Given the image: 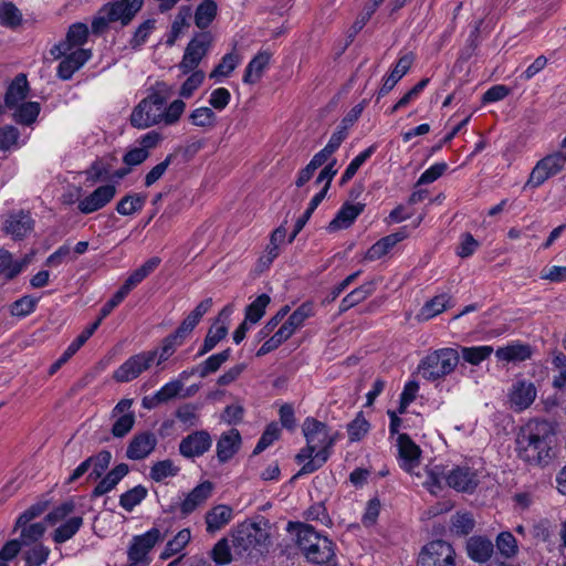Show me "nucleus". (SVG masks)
I'll return each instance as SVG.
<instances>
[{"label":"nucleus","instance_id":"obj_1","mask_svg":"<svg viewBox=\"0 0 566 566\" xmlns=\"http://www.w3.org/2000/svg\"><path fill=\"white\" fill-rule=\"evenodd\" d=\"M555 423L545 419H531L516 438L517 457L530 465H546L553 459Z\"/></svg>","mask_w":566,"mask_h":566},{"label":"nucleus","instance_id":"obj_2","mask_svg":"<svg viewBox=\"0 0 566 566\" xmlns=\"http://www.w3.org/2000/svg\"><path fill=\"white\" fill-rule=\"evenodd\" d=\"M302 431L306 442L317 448L314 459L307 461L300 471L292 478L297 479L301 475L311 474L322 468L331 457L332 448L336 442V433L332 432L326 423L307 417L303 424Z\"/></svg>","mask_w":566,"mask_h":566},{"label":"nucleus","instance_id":"obj_3","mask_svg":"<svg viewBox=\"0 0 566 566\" xmlns=\"http://www.w3.org/2000/svg\"><path fill=\"white\" fill-rule=\"evenodd\" d=\"M295 531L296 544L308 562L329 564L335 557V544L306 523H289L287 531Z\"/></svg>","mask_w":566,"mask_h":566},{"label":"nucleus","instance_id":"obj_4","mask_svg":"<svg viewBox=\"0 0 566 566\" xmlns=\"http://www.w3.org/2000/svg\"><path fill=\"white\" fill-rule=\"evenodd\" d=\"M144 0H117L104 4L92 21L94 34L104 33L109 24L118 22L122 28L127 27L142 10Z\"/></svg>","mask_w":566,"mask_h":566},{"label":"nucleus","instance_id":"obj_5","mask_svg":"<svg viewBox=\"0 0 566 566\" xmlns=\"http://www.w3.org/2000/svg\"><path fill=\"white\" fill-rule=\"evenodd\" d=\"M232 547L238 556L262 554L268 547L269 534L256 523L243 522L231 531Z\"/></svg>","mask_w":566,"mask_h":566},{"label":"nucleus","instance_id":"obj_6","mask_svg":"<svg viewBox=\"0 0 566 566\" xmlns=\"http://www.w3.org/2000/svg\"><path fill=\"white\" fill-rule=\"evenodd\" d=\"M459 363V354L453 348H441L427 355L418 370L427 380H438L451 374Z\"/></svg>","mask_w":566,"mask_h":566},{"label":"nucleus","instance_id":"obj_7","mask_svg":"<svg viewBox=\"0 0 566 566\" xmlns=\"http://www.w3.org/2000/svg\"><path fill=\"white\" fill-rule=\"evenodd\" d=\"M213 42L210 31L197 32L187 44L182 60L178 64L182 74L197 70L202 59L208 54Z\"/></svg>","mask_w":566,"mask_h":566},{"label":"nucleus","instance_id":"obj_8","mask_svg":"<svg viewBox=\"0 0 566 566\" xmlns=\"http://www.w3.org/2000/svg\"><path fill=\"white\" fill-rule=\"evenodd\" d=\"M161 539V533L156 527L150 528L142 535L134 536L127 551L129 560L127 566H148L150 563L148 554Z\"/></svg>","mask_w":566,"mask_h":566},{"label":"nucleus","instance_id":"obj_9","mask_svg":"<svg viewBox=\"0 0 566 566\" xmlns=\"http://www.w3.org/2000/svg\"><path fill=\"white\" fill-rule=\"evenodd\" d=\"M566 165V153L556 151L547 155L538 160L532 169L531 175L524 186L537 188L542 186L547 179L559 174Z\"/></svg>","mask_w":566,"mask_h":566},{"label":"nucleus","instance_id":"obj_10","mask_svg":"<svg viewBox=\"0 0 566 566\" xmlns=\"http://www.w3.org/2000/svg\"><path fill=\"white\" fill-rule=\"evenodd\" d=\"M157 354L158 350H147L130 356L114 371L113 378L117 382H128L136 379L151 366Z\"/></svg>","mask_w":566,"mask_h":566},{"label":"nucleus","instance_id":"obj_11","mask_svg":"<svg viewBox=\"0 0 566 566\" xmlns=\"http://www.w3.org/2000/svg\"><path fill=\"white\" fill-rule=\"evenodd\" d=\"M455 552L453 547L444 541H433L426 545L418 558L420 566H455Z\"/></svg>","mask_w":566,"mask_h":566},{"label":"nucleus","instance_id":"obj_12","mask_svg":"<svg viewBox=\"0 0 566 566\" xmlns=\"http://www.w3.org/2000/svg\"><path fill=\"white\" fill-rule=\"evenodd\" d=\"M211 446V434L207 430H197L181 439L179 453L187 459L199 458L208 452Z\"/></svg>","mask_w":566,"mask_h":566},{"label":"nucleus","instance_id":"obj_13","mask_svg":"<svg viewBox=\"0 0 566 566\" xmlns=\"http://www.w3.org/2000/svg\"><path fill=\"white\" fill-rule=\"evenodd\" d=\"M446 483L458 492L472 493L479 485L478 472L468 465H457L447 473Z\"/></svg>","mask_w":566,"mask_h":566},{"label":"nucleus","instance_id":"obj_14","mask_svg":"<svg viewBox=\"0 0 566 566\" xmlns=\"http://www.w3.org/2000/svg\"><path fill=\"white\" fill-rule=\"evenodd\" d=\"M537 390L532 381L516 380L509 392V402L511 409L516 412L524 411L535 400Z\"/></svg>","mask_w":566,"mask_h":566},{"label":"nucleus","instance_id":"obj_15","mask_svg":"<svg viewBox=\"0 0 566 566\" xmlns=\"http://www.w3.org/2000/svg\"><path fill=\"white\" fill-rule=\"evenodd\" d=\"M397 448L400 468L408 473H413L420 463V447L412 441L409 434L400 433L397 437Z\"/></svg>","mask_w":566,"mask_h":566},{"label":"nucleus","instance_id":"obj_16","mask_svg":"<svg viewBox=\"0 0 566 566\" xmlns=\"http://www.w3.org/2000/svg\"><path fill=\"white\" fill-rule=\"evenodd\" d=\"M34 228V220L29 211L19 210L8 214L3 223V231L13 240H22Z\"/></svg>","mask_w":566,"mask_h":566},{"label":"nucleus","instance_id":"obj_17","mask_svg":"<svg viewBox=\"0 0 566 566\" xmlns=\"http://www.w3.org/2000/svg\"><path fill=\"white\" fill-rule=\"evenodd\" d=\"M116 195L114 185H104L97 187L92 193L83 198L77 203V209L84 214H90L104 208Z\"/></svg>","mask_w":566,"mask_h":566},{"label":"nucleus","instance_id":"obj_18","mask_svg":"<svg viewBox=\"0 0 566 566\" xmlns=\"http://www.w3.org/2000/svg\"><path fill=\"white\" fill-rule=\"evenodd\" d=\"M213 488L208 480L195 486L179 504L181 516L186 517L203 505L211 497Z\"/></svg>","mask_w":566,"mask_h":566},{"label":"nucleus","instance_id":"obj_19","mask_svg":"<svg viewBox=\"0 0 566 566\" xmlns=\"http://www.w3.org/2000/svg\"><path fill=\"white\" fill-rule=\"evenodd\" d=\"M157 443V437L151 431L136 433L127 446L126 457L134 461L144 460L155 450Z\"/></svg>","mask_w":566,"mask_h":566},{"label":"nucleus","instance_id":"obj_20","mask_svg":"<svg viewBox=\"0 0 566 566\" xmlns=\"http://www.w3.org/2000/svg\"><path fill=\"white\" fill-rule=\"evenodd\" d=\"M92 56L90 50L77 49L65 55L57 66V76L67 81L80 70Z\"/></svg>","mask_w":566,"mask_h":566},{"label":"nucleus","instance_id":"obj_21","mask_svg":"<svg viewBox=\"0 0 566 566\" xmlns=\"http://www.w3.org/2000/svg\"><path fill=\"white\" fill-rule=\"evenodd\" d=\"M313 315V305L311 303H303L289 316L276 332L287 340L304 325L305 321Z\"/></svg>","mask_w":566,"mask_h":566},{"label":"nucleus","instance_id":"obj_22","mask_svg":"<svg viewBox=\"0 0 566 566\" xmlns=\"http://www.w3.org/2000/svg\"><path fill=\"white\" fill-rule=\"evenodd\" d=\"M233 518V509L227 504L211 507L205 515L206 531L214 534L224 528Z\"/></svg>","mask_w":566,"mask_h":566},{"label":"nucleus","instance_id":"obj_23","mask_svg":"<svg viewBox=\"0 0 566 566\" xmlns=\"http://www.w3.org/2000/svg\"><path fill=\"white\" fill-rule=\"evenodd\" d=\"M129 467L126 463H119L101 478L95 485L91 496L93 499L103 496L116 488V485L128 474Z\"/></svg>","mask_w":566,"mask_h":566},{"label":"nucleus","instance_id":"obj_24","mask_svg":"<svg viewBox=\"0 0 566 566\" xmlns=\"http://www.w3.org/2000/svg\"><path fill=\"white\" fill-rule=\"evenodd\" d=\"M407 231L405 228L400 229L395 233H390L376 243H374L366 252L365 259L368 261H376L385 256L390 250L399 242L407 238Z\"/></svg>","mask_w":566,"mask_h":566},{"label":"nucleus","instance_id":"obj_25","mask_svg":"<svg viewBox=\"0 0 566 566\" xmlns=\"http://www.w3.org/2000/svg\"><path fill=\"white\" fill-rule=\"evenodd\" d=\"M240 444L241 436L237 429L222 433L217 442V458L219 462H228L238 452Z\"/></svg>","mask_w":566,"mask_h":566},{"label":"nucleus","instance_id":"obj_26","mask_svg":"<svg viewBox=\"0 0 566 566\" xmlns=\"http://www.w3.org/2000/svg\"><path fill=\"white\" fill-rule=\"evenodd\" d=\"M29 93V83L24 73H19L9 84L4 94L6 107L13 109L23 103Z\"/></svg>","mask_w":566,"mask_h":566},{"label":"nucleus","instance_id":"obj_27","mask_svg":"<svg viewBox=\"0 0 566 566\" xmlns=\"http://www.w3.org/2000/svg\"><path fill=\"white\" fill-rule=\"evenodd\" d=\"M413 57L411 54H405L397 61L392 71L384 78V83L378 92V98L387 95L396 84L407 74L411 67Z\"/></svg>","mask_w":566,"mask_h":566},{"label":"nucleus","instance_id":"obj_28","mask_svg":"<svg viewBox=\"0 0 566 566\" xmlns=\"http://www.w3.org/2000/svg\"><path fill=\"white\" fill-rule=\"evenodd\" d=\"M364 209V203H344L335 218L329 222L327 229L333 232L339 229L349 228Z\"/></svg>","mask_w":566,"mask_h":566},{"label":"nucleus","instance_id":"obj_29","mask_svg":"<svg viewBox=\"0 0 566 566\" xmlns=\"http://www.w3.org/2000/svg\"><path fill=\"white\" fill-rule=\"evenodd\" d=\"M171 94L172 86L166 82H157L155 86L151 87L148 96L138 103V112L136 114L138 115L147 106V104H151L157 111L163 112L165 104Z\"/></svg>","mask_w":566,"mask_h":566},{"label":"nucleus","instance_id":"obj_30","mask_svg":"<svg viewBox=\"0 0 566 566\" xmlns=\"http://www.w3.org/2000/svg\"><path fill=\"white\" fill-rule=\"evenodd\" d=\"M532 349L527 344L511 343L495 350L497 360L504 363H520L531 358Z\"/></svg>","mask_w":566,"mask_h":566},{"label":"nucleus","instance_id":"obj_31","mask_svg":"<svg viewBox=\"0 0 566 566\" xmlns=\"http://www.w3.org/2000/svg\"><path fill=\"white\" fill-rule=\"evenodd\" d=\"M493 551V543L482 536H473L467 543L468 556L476 563L486 562L492 556Z\"/></svg>","mask_w":566,"mask_h":566},{"label":"nucleus","instance_id":"obj_32","mask_svg":"<svg viewBox=\"0 0 566 566\" xmlns=\"http://www.w3.org/2000/svg\"><path fill=\"white\" fill-rule=\"evenodd\" d=\"M271 54L266 51L259 52L247 65L243 74L245 84H255L263 75L264 70L269 66Z\"/></svg>","mask_w":566,"mask_h":566},{"label":"nucleus","instance_id":"obj_33","mask_svg":"<svg viewBox=\"0 0 566 566\" xmlns=\"http://www.w3.org/2000/svg\"><path fill=\"white\" fill-rule=\"evenodd\" d=\"M218 14V4L214 0H202L192 12L195 24L201 32L206 31Z\"/></svg>","mask_w":566,"mask_h":566},{"label":"nucleus","instance_id":"obj_34","mask_svg":"<svg viewBox=\"0 0 566 566\" xmlns=\"http://www.w3.org/2000/svg\"><path fill=\"white\" fill-rule=\"evenodd\" d=\"M137 112L138 104L130 114V124L136 128L145 129L161 123V112L157 111L151 104H147L138 115L136 114Z\"/></svg>","mask_w":566,"mask_h":566},{"label":"nucleus","instance_id":"obj_35","mask_svg":"<svg viewBox=\"0 0 566 566\" xmlns=\"http://www.w3.org/2000/svg\"><path fill=\"white\" fill-rule=\"evenodd\" d=\"M192 17V8L190 6H181L171 23L170 32L167 35L166 44L172 46L182 33L184 29L190 27Z\"/></svg>","mask_w":566,"mask_h":566},{"label":"nucleus","instance_id":"obj_36","mask_svg":"<svg viewBox=\"0 0 566 566\" xmlns=\"http://www.w3.org/2000/svg\"><path fill=\"white\" fill-rule=\"evenodd\" d=\"M227 335L228 326L224 324H219V319H217L208 329L203 343L197 353V357H201L211 352L222 339L226 338Z\"/></svg>","mask_w":566,"mask_h":566},{"label":"nucleus","instance_id":"obj_37","mask_svg":"<svg viewBox=\"0 0 566 566\" xmlns=\"http://www.w3.org/2000/svg\"><path fill=\"white\" fill-rule=\"evenodd\" d=\"M40 111L38 102H23L14 107L13 119L18 124L30 126L36 120Z\"/></svg>","mask_w":566,"mask_h":566},{"label":"nucleus","instance_id":"obj_38","mask_svg":"<svg viewBox=\"0 0 566 566\" xmlns=\"http://www.w3.org/2000/svg\"><path fill=\"white\" fill-rule=\"evenodd\" d=\"M83 517L82 516H73L61 524L53 532L52 539L56 544L65 543L71 539L82 527Z\"/></svg>","mask_w":566,"mask_h":566},{"label":"nucleus","instance_id":"obj_39","mask_svg":"<svg viewBox=\"0 0 566 566\" xmlns=\"http://www.w3.org/2000/svg\"><path fill=\"white\" fill-rule=\"evenodd\" d=\"M146 199L144 193H128L117 202L116 211L122 216L134 214L144 208Z\"/></svg>","mask_w":566,"mask_h":566},{"label":"nucleus","instance_id":"obj_40","mask_svg":"<svg viewBox=\"0 0 566 566\" xmlns=\"http://www.w3.org/2000/svg\"><path fill=\"white\" fill-rule=\"evenodd\" d=\"M452 306L451 295L443 293L428 301L421 308V316L424 319L432 318Z\"/></svg>","mask_w":566,"mask_h":566},{"label":"nucleus","instance_id":"obj_41","mask_svg":"<svg viewBox=\"0 0 566 566\" xmlns=\"http://www.w3.org/2000/svg\"><path fill=\"white\" fill-rule=\"evenodd\" d=\"M21 530L20 541L23 546H31L32 544L41 543V538L44 536L46 526L43 522L28 523L19 527Z\"/></svg>","mask_w":566,"mask_h":566},{"label":"nucleus","instance_id":"obj_42","mask_svg":"<svg viewBox=\"0 0 566 566\" xmlns=\"http://www.w3.org/2000/svg\"><path fill=\"white\" fill-rule=\"evenodd\" d=\"M27 547L28 548L23 553L25 566H42L48 562V558L51 554L50 547L42 543L32 544L31 546Z\"/></svg>","mask_w":566,"mask_h":566},{"label":"nucleus","instance_id":"obj_43","mask_svg":"<svg viewBox=\"0 0 566 566\" xmlns=\"http://www.w3.org/2000/svg\"><path fill=\"white\" fill-rule=\"evenodd\" d=\"M231 348H226L220 353L209 356L207 359L199 364L201 378H206L220 369V367L231 357Z\"/></svg>","mask_w":566,"mask_h":566},{"label":"nucleus","instance_id":"obj_44","mask_svg":"<svg viewBox=\"0 0 566 566\" xmlns=\"http://www.w3.org/2000/svg\"><path fill=\"white\" fill-rule=\"evenodd\" d=\"M161 260L158 256L148 259L144 264L136 269L127 279L126 283L135 289L142 283L148 275H150L160 264Z\"/></svg>","mask_w":566,"mask_h":566},{"label":"nucleus","instance_id":"obj_45","mask_svg":"<svg viewBox=\"0 0 566 566\" xmlns=\"http://www.w3.org/2000/svg\"><path fill=\"white\" fill-rule=\"evenodd\" d=\"M175 417L186 428L197 427L200 424L199 406L184 403L177 408Z\"/></svg>","mask_w":566,"mask_h":566},{"label":"nucleus","instance_id":"obj_46","mask_svg":"<svg viewBox=\"0 0 566 566\" xmlns=\"http://www.w3.org/2000/svg\"><path fill=\"white\" fill-rule=\"evenodd\" d=\"M148 491L144 485H136L119 496V505L127 512H132L147 496Z\"/></svg>","mask_w":566,"mask_h":566},{"label":"nucleus","instance_id":"obj_47","mask_svg":"<svg viewBox=\"0 0 566 566\" xmlns=\"http://www.w3.org/2000/svg\"><path fill=\"white\" fill-rule=\"evenodd\" d=\"M25 262L13 261L12 254L6 250L0 249V274H4L7 280H12L19 275Z\"/></svg>","mask_w":566,"mask_h":566},{"label":"nucleus","instance_id":"obj_48","mask_svg":"<svg viewBox=\"0 0 566 566\" xmlns=\"http://www.w3.org/2000/svg\"><path fill=\"white\" fill-rule=\"evenodd\" d=\"M91 459L93 460L91 462L92 471L88 473L87 479L96 481L101 479L108 469L112 461V453L104 449L97 454L91 455Z\"/></svg>","mask_w":566,"mask_h":566},{"label":"nucleus","instance_id":"obj_49","mask_svg":"<svg viewBox=\"0 0 566 566\" xmlns=\"http://www.w3.org/2000/svg\"><path fill=\"white\" fill-rule=\"evenodd\" d=\"M376 146L371 145L361 153H359L347 166L342 175L340 185L347 184L357 172V170L371 157L375 153Z\"/></svg>","mask_w":566,"mask_h":566},{"label":"nucleus","instance_id":"obj_50","mask_svg":"<svg viewBox=\"0 0 566 566\" xmlns=\"http://www.w3.org/2000/svg\"><path fill=\"white\" fill-rule=\"evenodd\" d=\"M270 302L271 298L268 294L259 295L251 304L247 306L244 319L252 324L258 323L265 314V308Z\"/></svg>","mask_w":566,"mask_h":566},{"label":"nucleus","instance_id":"obj_51","mask_svg":"<svg viewBox=\"0 0 566 566\" xmlns=\"http://www.w3.org/2000/svg\"><path fill=\"white\" fill-rule=\"evenodd\" d=\"M239 63L240 57L237 53H227L210 73V78L228 77L235 70Z\"/></svg>","mask_w":566,"mask_h":566},{"label":"nucleus","instance_id":"obj_52","mask_svg":"<svg viewBox=\"0 0 566 566\" xmlns=\"http://www.w3.org/2000/svg\"><path fill=\"white\" fill-rule=\"evenodd\" d=\"M190 538L191 533L189 528L179 531L176 536L166 544L160 558L167 559L179 553L190 542Z\"/></svg>","mask_w":566,"mask_h":566},{"label":"nucleus","instance_id":"obj_53","mask_svg":"<svg viewBox=\"0 0 566 566\" xmlns=\"http://www.w3.org/2000/svg\"><path fill=\"white\" fill-rule=\"evenodd\" d=\"M22 22V14L12 2L0 4V24L7 28H17Z\"/></svg>","mask_w":566,"mask_h":566},{"label":"nucleus","instance_id":"obj_54","mask_svg":"<svg viewBox=\"0 0 566 566\" xmlns=\"http://www.w3.org/2000/svg\"><path fill=\"white\" fill-rule=\"evenodd\" d=\"M493 353V347L489 345H482V346H472V347H462L461 348V355L462 358L474 366H478L483 360L489 358L491 354Z\"/></svg>","mask_w":566,"mask_h":566},{"label":"nucleus","instance_id":"obj_55","mask_svg":"<svg viewBox=\"0 0 566 566\" xmlns=\"http://www.w3.org/2000/svg\"><path fill=\"white\" fill-rule=\"evenodd\" d=\"M184 342L185 340L175 333H171L168 336H166L161 342L160 348L157 349V365H160L168 360L176 353L177 348L184 344Z\"/></svg>","mask_w":566,"mask_h":566},{"label":"nucleus","instance_id":"obj_56","mask_svg":"<svg viewBox=\"0 0 566 566\" xmlns=\"http://www.w3.org/2000/svg\"><path fill=\"white\" fill-rule=\"evenodd\" d=\"M178 472L179 468L176 467L171 460L167 459L153 464L150 468V478L156 482H160L166 478L177 475Z\"/></svg>","mask_w":566,"mask_h":566},{"label":"nucleus","instance_id":"obj_57","mask_svg":"<svg viewBox=\"0 0 566 566\" xmlns=\"http://www.w3.org/2000/svg\"><path fill=\"white\" fill-rule=\"evenodd\" d=\"M156 25L155 19H148L140 23L138 28L135 30L132 39L129 40V45L132 49L137 50L143 46L148 40L149 35L154 31Z\"/></svg>","mask_w":566,"mask_h":566},{"label":"nucleus","instance_id":"obj_58","mask_svg":"<svg viewBox=\"0 0 566 566\" xmlns=\"http://www.w3.org/2000/svg\"><path fill=\"white\" fill-rule=\"evenodd\" d=\"M205 72L201 70H195L189 73V76L182 83L179 95L182 98H189L193 95L195 91H197L203 83Z\"/></svg>","mask_w":566,"mask_h":566},{"label":"nucleus","instance_id":"obj_59","mask_svg":"<svg viewBox=\"0 0 566 566\" xmlns=\"http://www.w3.org/2000/svg\"><path fill=\"white\" fill-rule=\"evenodd\" d=\"M88 36V28L85 23H73L70 25L65 42L70 45L72 49L73 46H80L83 45L87 41Z\"/></svg>","mask_w":566,"mask_h":566},{"label":"nucleus","instance_id":"obj_60","mask_svg":"<svg viewBox=\"0 0 566 566\" xmlns=\"http://www.w3.org/2000/svg\"><path fill=\"white\" fill-rule=\"evenodd\" d=\"M528 536L534 544L549 542L552 536L551 523L548 520L543 518L534 522L528 530Z\"/></svg>","mask_w":566,"mask_h":566},{"label":"nucleus","instance_id":"obj_61","mask_svg":"<svg viewBox=\"0 0 566 566\" xmlns=\"http://www.w3.org/2000/svg\"><path fill=\"white\" fill-rule=\"evenodd\" d=\"M211 558L218 565H228L232 562L231 546L227 537H222L214 544Z\"/></svg>","mask_w":566,"mask_h":566},{"label":"nucleus","instance_id":"obj_62","mask_svg":"<svg viewBox=\"0 0 566 566\" xmlns=\"http://www.w3.org/2000/svg\"><path fill=\"white\" fill-rule=\"evenodd\" d=\"M496 547L507 558L514 557L518 552L516 538L510 532H501L497 535Z\"/></svg>","mask_w":566,"mask_h":566},{"label":"nucleus","instance_id":"obj_63","mask_svg":"<svg viewBox=\"0 0 566 566\" xmlns=\"http://www.w3.org/2000/svg\"><path fill=\"white\" fill-rule=\"evenodd\" d=\"M38 298L24 295L13 302L10 306V313L13 316L25 317L35 311Z\"/></svg>","mask_w":566,"mask_h":566},{"label":"nucleus","instance_id":"obj_64","mask_svg":"<svg viewBox=\"0 0 566 566\" xmlns=\"http://www.w3.org/2000/svg\"><path fill=\"white\" fill-rule=\"evenodd\" d=\"M216 114L210 107H198L189 115V120L198 127H211L216 123Z\"/></svg>","mask_w":566,"mask_h":566}]
</instances>
